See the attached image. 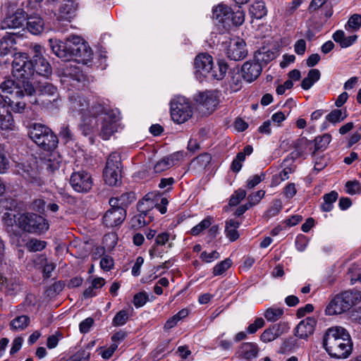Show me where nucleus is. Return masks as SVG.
<instances>
[{
    "label": "nucleus",
    "mask_w": 361,
    "mask_h": 361,
    "mask_svg": "<svg viewBox=\"0 0 361 361\" xmlns=\"http://www.w3.org/2000/svg\"><path fill=\"white\" fill-rule=\"evenodd\" d=\"M25 53H16L12 62V75L15 79H7L0 85L1 99L16 113H22L25 102L20 99L35 92L32 80L34 71L31 63L26 61Z\"/></svg>",
    "instance_id": "nucleus-2"
},
{
    "label": "nucleus",
    "mask_w": 361,
    "mask_h": 361,
    "mask_svg": "<svg viewBox=\"0 0 361 361\" xmlns=\"http://www.w3.org/2000/svg\"><path fill=\"white\" fill-rule=\"evenodd\" d=\"M126 216V212L124 208H111L104 215V224L109 228L119 226L124 221Z\"/></svg>",
    "instance_id": "nucleus-16"
},
{
    "label": "nucleus",
    "mask_w": 361,
    "mask_h": 361,
    "mask_svg": "<svg viewBox=\"0 0 361 361\" xmlns=\"http://www.w3.org/2000/svg\"><path fill=\"white\" fill-rule=\"evenodd\" d=\"M30 318L27 316L22 315L13 319L10 324L12 330L23 331L28 326Z\"/></svg>",
    "instance_id": "nucleus-35"
},
{
    "label": "nucleus",
    "mask_w": 361,
    "mask_h": 361,
    "mask_svg": "<svg viewBox=\"0 0 361 361\" xmlns=\"http://www.w3.org/2000/svg\"><path fill=\"white\" fill-rule=\"evenodd\" d=\"M361 27V16L359 14L353 15L347 22L345 28L348 31H356Z\"/></svg>",
    "instance_id": "nucleus-44"
},
{
    "label": "nucleus",
    "mask_w": 361,
    "mask_h": 361,
    "mask_svg": "<svg viewBox=\"0 0 361 361\" xmlns=\"http://www.w3.org/2000/svg\"><path fill=\"white\" fill-rule=\"evenodd\" d=\"M176 235L173 233L164 231L156 235L154 243L149 250V255L151 258L156 257H161L163 250L160 248L166 246L168 248L173 247V241L175 240Z\"/></svg>",
    "instance_id": "nucleus-12"
},
{
    "label": "nucleus",
    "mask_w": 361,
    "mask_h": 361,
    "mask_svg": "<svg viewBox=\"0 0 361 361\" xmlns=\"http://www.w3.org/2000/svg\"><path fill=\"white\" fill-rule=\"evenodd\" d=\"M345 190L348 194L355 195L361 192V186L357 181H348L345 183Z\"/></svg>",
    "instance_id": "nucleus-54"
},
{
    "label": "nucleus",
    "mask_w": 361,
    "mask_h": 361,
    "mask_svg": "<svg viewBox=\"0 0 361 361\" xmlns=\"http://www.w3.org/2000/svg\"><path fill=\"white\" fill-rule=\"evenodd\" d=\"M321 73L318 69H311L306 78H305L301 83L303 90H309L312 86L320 79Z\"/></svg>",
    "instance_id": "nucleus-32"
},
{
    "label": "nucleus",
    "mask_w": 361,
    "mask_h": 361,
    "mask_svg": "<svg viewBox=\"0 0 361 361\" xmlns=\"http://www.w3.org/2000/svg\"><path fill=\"white\" fill-rule=\"evenodd\" d=\"M30 226L32 230L29 233H42L49 228L48 223L44 218L32 213H31Z\"/></svg>",
    "instance_id": "nucleus-27"
},
{
    "label": "nucleus",
    "mask_w": 361,
    "mask_h": 361,
    "mask_svg": "<svg viewBox=\"0 0 361 361\" xmlns=\"http://www.w3.org/2000/svg\"><path fill=\"white\" fill-rule=\"evenodd\" d=\"M9 161L6 157V151L3 145H0V173H4L8 168Z\"/></svg>",
    "instance_id": "nucleus-52"
},
{
    "label": "nucleus",
    "mask_w": 361,
    "mask_h": 361,
    "mask_svg": "<svg viewBox=\"0 0 361 361\" xmlns=\"http://www.w3.org/2000/svg\"><path fill=\"white\" fill-rule=\"evenodd\" d=\"M219 257L220 254L216 250L212 251L210 252L203 251L200 255L201 260L205 263H212V262L218 259Z\"/></svg>",
    "instance_id": "nucleus-50"
},
{
    "label": "nucleus",
    "mask_w": 361,
    "mask_h": 361,
    "mask_svg": "<svg viewBox=\"0 0 361 361\" xmlns=\"http://www.w3.org/2000/svg\"><path fill=\"white\" fill-rule=\"evenodd\" d=\"M264 325V321L262 318H257L254 323L250 324L247 327V332L249 334L255 333L259 329L262 328Z\"/></svg>",
    "instance_id": "nucleus-61"
},
{
    "label": "nucleus",
    "mask_w": 361,
    "mask_h": 361,
    "mask_svg": "<svg viewBox=\"0 0 361 361\" xmlns=\"http://www.w3.org/2000/svg\"><path fill=\"white\" fill-rule=\"evenodd\" d=\"M264 174L255 175L253 176L250 177L247 181V187L249 189L255 188L264 180Z\"/></svg>",
    "instance_id": "nucleus-60"
},
{
    "label": "nucleus",
    "mask_w": 361,
    "mask_h": 361,
    "mask_svg": "<svg viewBox=\"0 0 361 361\" xmlns=\"http://www.w3.org/2000/svg\"><path fill=\"white\" fill-rule=\"evenodd\" d=\"M315 325L316 320L314 318H306L297 325L295 336L300 338H306L314 332Z\"/></svg>",
    "instance_id": "nucleus-21"
},
{
    "label": "nucleus",
    "mask_w": 361,
    "mask_h": 361,
    "mask_svg": "<svg viewBox=\"0 0 361 361\" xmlns=\"http://www.w3.org/2000/svg\"><path fill=\"white\" fill-rule=\"evenodd\" d=\"M308 242L309 240L306 236H305L304 235H298L295 242L297 250L300 252H303L306 249L308 245Z\"/></svg>",
    "instance_id": "nucleus-55"
},
{
    "label": "nucleus",
    "mask_w": 361,
    "mask_h": 361,
    "mask_svg": "<svg viewBox=\"0 0 361 361\" xmlns=\"http://www.w3.org/2000/svg\"><path fill=\"white\" fill-rule=\"evenodd\" d=\"M49 45L54 54L64 61L62 74L77 82L85 80V75L76 63L87 64L92 58V51L87 43L80 37L71 35L65 42L57 39H49Z\"/></svg>",
    "instance_id": "nucleus-3"
},
{
    "label": "nucleus",
    "mask_w": 361,
    "mask_h": 361,
    "mask_svg": "<svg viewBox=\"0 0 361 361\" xmlns=\"http://www.w3.org/2000/svg\"><path fill=\"white\" fill-rule=\"evenodd\" d=\"M27 15L25 12L18 8L14 13H9L1 23L3 29H17L24 26Z\"/></svg>",
    "instance_id": "nucleus-14"
},
{
    "label": "nucleus",
    "mask_w": 361,
    "mask_h": 361,
    "mask_svg": "<svg viewBox=\"0 0 361 361\" xmlns=\"http://www.w3.org/2000/svg\"><path fill=\"white\" fill-rule=\"evenodd\" d=\"M246 196V191L244 189L237 190L234 194L231 197L229 204L231 206H236L240 202L243 200Z\"/></svg>",
    "instance_id": "nucleus-51"
},
{
    "label": "nucleus",
    "mask_w": 361,
    "mask_h": 361,
    "mask_svg": "<svg viewBox=\"0 0 361 361\" xmlns=\"http://www.w3.org/2000/svg\"><path fill=\"white\" fill-rule=\"evenodd\" d=\"M128 317L129 315L128 312L122 310L115 315L112 320V324L114 326H123L127 322Z\"/></svg>",
    "instance_id": "nucleus-47"
},
{
    "label": "nucleus",
    "mask_w": 361,
    "mask_h": 361,
    "mask_svg": "<svg viewBox=\"0 0 361 361\" xmlns=\"http://www.w3.org/2000/svg\"><path fill=\"white\" fill-rule=\"evenodd\" d=\"M231 264L232 261L229 258H227L216 264L213 268L214 276L223 275L231 267Z\"/></svg>",
    "instance_id": "nucleus-43"
},
{
    "label": "nucleus",
    "mask_w": 361,
    "mask_h": 361,
    "mask_svg": "<svg viewBox=\"0 0 361 361\" xmlns=\"http://www.w3.org/2000/svg\"><path fill=\"white\" fill-rule=\"evenodd\" d=\"M26 20V28L31 34L38 35L43 32L44 23L39 15L27 16Z\"/></svg>",
    "instance_id": "nucleus-23"
},
{
    "label": "nucleus",
    "mask_w": 361,
    "mask_h": 361,
    "mask_svg": "<svg viewBox=\"0 0 361 361\" xmlns=\"http://www.w3.org/2000/svg\"><path fill=\"white\" fill-rule=\"evenodd\" d=\"M275 57L274 53L271 51L259 50L255 55V60L260 64H267Z\"/></svg>",
    "instance_id": "nucleus-41"
},
{
    "label": "nucleus",
    "mask_w": 361,
    "mask_h": 361,
    "mask_svg": "<svg viewBox=\"0 0 361 361\" xmlns=\"http://www.w3.org/2000/svg\"><path fill=\"white\" fill-rule=\"evenodd\" d=\"M147 300V295L145 293H139L134 295L133 298V304L134 305L138 308L145 305Z\"/></svg>",
    "instance_id": "nucleus-59"
},
{
    "label": "nucleus",
    "mask_w": 361,
    "mask_h": 361,
    "mask_svg": "<svg viewBox=\"0 0 361 361\" xmlns=\"http://www.w3.org/2000/svg\"><path fill=\"white\" fill-rule=\"evenodd\" d=\"M121 159L117 153H112L109 155L106 165L104 171V180L110 185H116L121 180Z\"/></svg>",
    "instance_id": "nucleus-9"
},
{
    "label": "nucleus",
    "mask_w": 361,
    "mask_h": 361,
    "mask_svg": "<svg viewBox=\"0 0 361 361\" xmlns=\"http://www.w3.org/2000/svg\"><path fill=\"white\" fill-rule=\"evenodd\" d=\"M118 345L116 343H112L109 347H100L97 349V352L104 360L110 359L115 351L117 350Z\"/></svg>",
    "instance_id": "nucleus-46"
},
{
    "label": "nucleus",
    "mask_w": 361,
    "mask_h": 361,
    "mask_svg": "<svg viewBox=\"0 0 361 361\" xmlns=\"http://www.w3.org/2000/svg\"><path fill=\"white\" fill-rule=\"evenodd\" d=\"M197 102L205 108L208 111L212 112L216 105L218 104L219 100L217 97V92H205L200 94L197 99Z\"/></svg>",
    "instance_id": "nucleus-22"
},
{
    "label": "nucleus",
    "mask_w": 361,
    "mask_h": 361,
    "mask_svg": "<svg viewBox=\"0 0 361 361\" xmlns=\"http://www.w3.org/2000/svg\"><path fill=\"white\" fill-rule=\"evenodd\" d=\"M225 51L227 56L233 61H240L247 54L245 42L238 37H233L225 44Z\"/></svg>",
    "instance_id": "nucleus-11"
},
{
    "label": "nucleus",
    "mask_w": 361,
    "mask_h": 361,
    "mask_svg": "<svg viewBox=\"0 0 361 361\" xmlns=\"http://www.w3.org/2000/svg\"><path fill=\"white\" fill-rule=\"evenodd\" d=\"M283 170L279 173L273 176L271 180V186H276L282 181L289 178V175L294 172L295 166L294 161L291 158L286 159L282 163Z\"/></svg>",
    "instance_id": "nucleus-19"
},
{
    "label": "nucleus",
    "mask_w": 361,
    "mask_h": 361,
    "mask_svg": "<svg viewBox=\"0 0 361 361\" xmlns=\"http://www.w3.org/2000/svg\"><path fill=\"white\" fill-rule=\"evenodd\" d=\"M347 115L345 112H343L341 109L332 110L326 116V121L334 125L343 121Z\"/></svg>",
    "instance_id": "nucleus-40"
},
{
    "label": "nucleus",
    "mask_w": 361,
    "mask_h": 361,
    "mask_svg": "<svg viewBox=\"0 0 361 361\" xmlns=\"http://www.w3.org/2000/svg\"><path fill=\"white\" fill-rule=\"evenodd\" d=\"M212 18L217 23L219 32L224 33L232 26L241 25L245 21V13L241 10L233 12L229 6L220 3L213 7Z\"/></svg>",
    "instance_id": "nucleus-6"
},
{
    "label": "nucleus",
    "mask_w": 361,
    "mask_h": 361,
    "mask_svg": "<svg viewBox=\"0 0 361 361\" xmlns=\"http://www.w3.org/2000/svg\"><path fill=\"white\" fill-rule=\"evenodd\" d=\"M227 70V63L224 61H219L217 68H214V65L212 66L211 73L208 75L207 78L222 80L225 77Z\"/></svg>",
    "instance_id": "nucleus-33"
},
{
    "label": "nucleus",
    "mask_w": 361,
    "mask_h": 361,
    "mask_svg": "<svg viewBox=\"0 0 361 361\" xmlns=\"http://www.w3.org/2000/svg\"><path fill=\"white\" fill-rule=\"evenodd\" d=\"M259 353V348L257 343L252 342L243 343L238 348L237 355L241 359L251 361L255 359Z\"/></svg>",
    "instance_id": "nucleus-20"
},
{
    "label": "nucleus",
    "mask_w": 361,
    "mask_h": 361,
    "mask_svg": "<svg viewBox=\"0 0 361 361\" xmlns=\"http://www.w3.org/2000/svg\"><path fill=\"white\" fill-rule=\"evenodd\" d=\"M188 311L187 310L183 309V310H180L177 314H176L173 317H170L166 321V322L165 323V325H164V329L168 330V329H171V328L174 327L180 319L186 317L188 316Z\"/></svg>",
    "instance_id": "nucleus-39"
},
{
    "label": "nucleus",
    "mask_w": 361,
    "mask_h": 361,
    "mask_svg": "<svg viewBox=\"0 0 361 361\" xmlns=\"http://www.w3.org/2000/svg\"><path fill=\"white\" fill-rule=\"evenodd\" d=\"M36 91L42 95L54 96L56 92V88L48 82H39L34 92Z\"/></svg>",
    "instance_id": "nucleus-38"
},
{
    "label": "nucleus",
    "mask_w": 361,
    "mask_h": 361,
    "mask_svg": "<svg viewBox=\"0 0 361 361\" xmlns=\"http://www.w3.org/2000/svg\"><path fill=\"white\" fill-rule=\"evenodd\" d=\"M361 301V292L347 290L336 295L327 304L325 314L334 316L341 314L349 310L353 305Z\"/></svg>",
    "instance_id": "nucleus-7"
},
{
    "label": "nucleus",
    "mask_w": 361,
    "mask_h": 361,
    "mask_svg": "<svg viewBox=\"0 0 361 361\" xmlns=\"http://www.w3.org/2000/svg\"><path fill=\"white\" fill-rule=\"evenodd\" d=\"M289 111H277L271 116V121L280 124L282 121L286 120Z\"/></svg>",
    "instance_id": "nucleus-63"
},
{
    "label": "nucleus",
    "mask_w": 361,
    "mask_h": 361,
    "mask_svg": "<svg viewBox=\"0 0 361 361\" xmlns=\"http://www.w3.org/2000/svg\"><path fill=\"white\" fill-rule=\"evenodd\" d=\"M230 87L233 92H237L241 87V79L238 73L233 74L229 81Z\"/></svg>",
    "instance_id": "nucleus-58"
},
{
    "label": "nucleus",
    "mask_w": 361,
    "mask_h": 361,
    "mask_svg": "<svg viewBox=\"0 0 361 361\" xmlns=\"http://www.w3.org/2000/svg\"><path fill=\"white\" fill-rule=\"evenodd\" d=\"M276 327H270L264 331L262 334L260 338L264 343L271 342L279 337L278 334L275 332Z\"/></svg>",
    "instance_id": "nucleus-48"
},
{
    "label": "nucleus",
    "mask_w": 361,
    "mask_h": 361,
    "mask_svg": "<svg viewBox=\"0 0 361 361\" xmlns=\"http://www.w3.org/2000/svg\"><path fill=\"white\" fill-rule=\"evenodd\" d=\"M314 152L313 154H315L316 151L318 150H324L328 147L329 144L331 141V135L326 133L322 135V136H318L314 139Z\"/></svg>",
    "instance_id": "nucleus-37"
},
{
    "label": "nucleus",
    "mask_w": 361,
    "mask_h": 361,
    "mask_svg": "<svg viewBox=\"0 0 361 361\" xmlns=\"http://www.w3.org/2000/svg\"><path fill=\"white\" fill-rule=\"evenodd\" d=\"M262 70V64L255 60L246 61L241 68L242 76L246 81L251 82L259 77Z\"/></svg>",
    "instance_id": "nucleus-18"
},
{
    "label": "nucleus",
    "mask_w": 361,
    "mask_h": 361,
    "mask_svg": "<svg viewBox=\"0 0 361 361\" xmlns=\"http://www.w3.org/2000/svg\"><path fill=\"white\" fill-rule=\"evenodd\" d=\"M322 345L331 357L345 359L352 353L353 341L346 329L333 326L324 331Z\"/></svg>",
    "instance_id": "nucleus-5"
},
{
    "label": "nucleus",
    "mask_w": 361,
    "mask_h": 361,
    "mask_svg": "<svg viewBox=\"0 0 361 361\" xmlns=\"http://www.w3.org/2000/svg\"><path fill=\"white\" fill-rule=\"evenodd\" d=\"M26 247L30 252L41 251L46 247V243L37 239H32L26 244Z\"/></svg>",
    "instance_id": "nucleus-49"
},
{
    "label": "nucleus",
    "mask_w": 361,
    "mask_h": 361,
    "mask_svg": "<svg viewBox=\"0 0 361 361\" xmlns=\"http://www.w3.org/2000/svg\"><path fill=\"white\" fill-rule=\"evenodd\" d=\"M239 226L240 223L233 219H230L226 222L225 234L230 241L233 242L239 238L238 231Z\"/></svg>",
    "instance_id": "nucleus-30"
},
{
    "label": "nucleus",
    "mask_w": 361,
    "mask_h": 361,
    "mask_svg": "<svg viewBox=\"0 0 361 361\" xmlns=\"http://www.w3.org/2000/svg\"><path fill=\"white\" fill-rule=\"evenodd\" d=\"M211 161V157L208 154H202L199 155L192 161L193 165H199L201 168H204Z\"/></svg>",
    "instance_id": "nucleus-53"
},
{
    "label": "nucleus",
    "mask_w": 361,
    "mask_h": 361,
    "mask_svg": "<svg viewBox=\"0 0 361 361\" xmlns=\"http://www.w3.org/2000/svg\"><path fill=\"white\" fill-rule=\"evenodd\" d=\"M61 157L55 149L46 152L40 158L39 162L35 157H31L16 164L15 173L21 176L28 183L34 186L44 184L42 169L45 167L49 172L57 170L61 163Z\"/></svg>",
    "instance_id": "nucleus-4"
},
{
    "label": "nucleus",
    "mask_w": 361,
    "mask_h": 361,
    "mask_svg": "<svg viewBox=\"0 0 361 361\" xmlns=\"http://www.w3.org/2000/svg\"><path fill=\"white\" fill-rule=\"evenodd\" d=\"M184 154L182 152H176L171 155L166 157L171 166L177 164L180 160L183 159Z\"/></svg>",
    "instance_id": "nucleus-62"
},
{
    "label": "nucleus",
    "mask_w": 361,
    "mask_h": 361,
    "mask_svg": "<svg viewBox=\"0 0 361 361\" xmlns=\"http://www.w3.org/2000/svg\"><path fill=\"white\" fill-rule=\"evenodd\" d=\"M249 12L252 17L260 19L267 15V10L264 2L257 1L251 6Z\"/></svg>",
    "instance_id": "nucleus-34"
},
{
    "label": "nucleus",
    "mask_w": 361,
    "mask_h": 361,
    "mask_svg": "<svg viewBox=\"0 0 361 361\" xmlns=\"http://www.w3.org/2000/svg\"><path fill=\"white\" fill-rule=\"evenodd\" d=\"M30 219L31 214L30 213L20 214L16 216L14 214L6 212L3 216V219L6 225L12 226L13 224H16L18 227L27 232L32 230L30 226Z\"/></svg>",
    "instance_id": "nucleus-15"
},
{
    "label": "nucleus",
    "mask_w": 361,
    "mask_h": 361,
    "mask_svg": "<svg viewBox=\"0 0 361 361\" xmlns=\"http://www.w3.org/2000/svg\"><path fill=\"white\" fill-rule=\"evenodd\" d=\"M71 109L80 116V128L85 135L98 133L105 140L123 127L117 111L110 109L106 103L93 96L74 94L70 97Z\"/></svg>",
    "instance_id": "nucleus-1"
},
{
    "label": "nucleus",
    "mask_w": 361,
    "mask_h": 361,
    "mask_svg": "<svg viewBox=\"0 0 361 361\" xmlns=\"http://www.w3.org/2000/svg\"><path fill=\"white\" fill-rule=\"evenodd\" d=\"M77 4L72 0H67L61 5L58 18L60 20H70L75 15Z\"/></svg>",
    "instance_id": "nucleus-25"
},
{
    "label": "nucleus",
    "mask_w": 361,
    "mask_h": 361,
    "mask_svg": "<svg viewBox=\"0 0 361 361\" xmlns=\"http://www.w3.org/2000/svg\"><path fill=\"white\" fill-rule=\"evenodd\" d=\"M213 65L214 62L212 56L205 53L197 55L194 63L196 73L204 78L208 77Z\"/></svg>",
    "instance_id": "nucleus-17"
},
{
    "label": "nucleus",
    "mask_w": 361,
    "mask_h": 361,
    "mask_svg": "<svg viewBox=\"0 0 361 361\" xmlns=\"http://www.w3.org/2000/svg\"><path fill=\"white\" fill-rule=\"evenodd\" d=\"M114 266L113 259L109 256H104L100 260V267L104 271H109Z\"/></svg>",
    "instance_id": "nucleus-64"
},
{
    "label": "nucleus",
    "mask_w": 361,
    "mask_h": 361,
    "mask_svg": "<svg viewBox=\"0 0 361 361\" xmlns=\"http://www.w3.org/2000/svg\"><path fill=\"white\" fill-rule=\"evenodd\" d=\"M33 51V61H28L27 57L26 61L32 63L34 73L39 75L48 77L51 73V68L49 62L43 57L44 48L39 44L34 45Z\"/></svg>",
    "instance_id": "nucleus-10"
},
{
    "label": "nucleus",
    "mask_w": 361,
    "mask_h": 361,
    "mask_svg": "<svg viewBox=\"0 0 361 361\" xmlns=\"http://www.w3.org/2000/svg\"><path fill=\"white\" fill-rule=\"evenodd\" d=\"M42 140L43 142L36 144L42 147L46 152L55 149L57 147L58 138L50 129L49 132L46 133L45 136L42 138Z\"/></svg>",
    "instance_id": "nucleus-29"
},
{
    "label": "nucleus",
    "mask_w": 361,
    "mask_h": 361,
    "mask_svg": "<svg viewBox=\"0 0 361 361\" xmlns=\"http://www.w3.org/2000/svg\"><path fill=\"white\" fill-rule=\"evenodd\" d=\"M170 114L174 123H184L192 117V104L183 96H175L170 102Z\"/></svg>",
    "instance_id": "nucleus-8"
},
{
    "label": "nucleus",
    "mask_w": 361,
    "mask_h": 361,
    "mask_svg": "<svg viewBox=\"0 0 361 361\" xmlns=\"http://www.w3.org/2000/svg\"><path fill=\"white\" fill-rule=\"evenodd\" d=\"M338 195L336 191H331L324 195V203L322 209L324 212H330L333 209V204L338 199Z\"/></svg>",
    "instance_id": "nucleus-36"
},
{
    "label": "nucleus",
    "mask_w": 361,
    "mask_h": 361,
    "mask_svg": "<svg viewBox=\"0 0 361 361\" xmlns=\"http://www.w3.org/2000/svg\"><path fill=\"white\" fill-rule=\"evenodd\" d=\"M135 199L134 194H123L119 198L113 197L109 200V204L111 208L123 207L124 208Z\"/></svg>",
    "instance_id": "nucleus-31"
},
{
    "label": "nucleus",
    "mask_w": 361,
    "mask_h": 361,
    "mask_svg": "<svg viewBox=\"0 0 361 361\" xmlns=\"http://www.w3.org/2000/svg\"><path fill=\"white\" fill-rule=\"evenodd\" d=\"M171 166L166 157L159 160L154 166V170L156 173H161Z\"/></svg>",
    "instance_id": "nucleus-56"
},
{
    "label": "nucleus",
    "mask_w": 361,
    "mask_h": 361,
    "mask_svg": "<svg viewBox=\"0 0 361 361\" xmlns=\"http://www.w3.org/2000/svg\"><path fill=\"white\" fill-rule=\"evenodd\" d=\"M49 132V128L40 123H34L30 126L29 135L35 143H42V138Z\"/></svg>",
    "instance_id": "nucleus-28"
},
{
    "label": "nucleus",
    "mask_w": 361,
    "mask_h": 361,
    "mask_svg": "<svg viewBox=\"0 0 361 361\" xmlns=\"http://www.w3.org/2000/svg\"><path fill=\"white\" fill-rule=\"evenodd\" d=\"M265 192L262 190L252 193L248 196L249 207L257 204L264 197Z\"/></svg>",
    "instance_id": "nucleus-57"
},
{
    "label": "nucleus",
    "mask_w": 361,
    "mask_h": 361,
    "mask_svg": "<svg viewBox=\"0 0 361 361\" xmlns=\"http://www.w3.org/2000/svg\"><path fill=\"white\" fill-rule=\"evenodd\" d=\"M212 218L210 216L207 217L200 222L197 225L192 227L190 230V233L192 235H197L201 233L204 230L209 228L212 225Z\"/></svg>",
    "instance_id": "nucleus-45"
},
{
    "label": "nucleus",
    "mask_w": 361,
    "mask_h": 361,
    "mask_svg": "<svg viewBox=\"0 0 361 361\" xmlns=\"http://www.w3.org/2000/svg\"><path fill=\"white\" fill-rule=\"evenodd\" d=\"M14 121L11 112L0 99V128L1 130H11Z\"/></svg>",
    "instance_id": "nucleus-26"
},
{
    "label": "nucleus",
    "mask_w": 361,
    "mask_h": 361,
    "mask_svg": "<svg viewBox=\"0 0 361 361\" xmlns=\"http://www.w3.org/2000/svg\"><path fill=\"white\" fill-rule=\"evenodd\" d=\"M283 314V310L281 308L269 307L264 312V317L269 322H274L279 319Z\"/></svg>",
    "instance_id": "nucleus-42"
},
{
    "label": "nucleus",
    "mask_w": 361,
    "mask_h": 361,
    "mask_svg": "<svg viewBox=\"0 0 361 361\" xmlns=\"http://www.w3.org/2000/svg\"><path fill=\"white\" fill-rule=\"evenodd\" d=\"M19 32L7 33L0 40V52L1 54H7L12 49H15L17 44L16 39L22 37Z\"/></svg>",
    "instance_id": "nucleus-24"
},
{
    "label": "nucleus",
    "mask_w": 361,
    "mask_h": 361,
    "mask_svg": "<svg viewBox=\"0 0 361 361\" xmlns=\"http://www.w3.org/2000/svg\"><path fill=\"white\" fill-rule=\"evenodd\" d=\"M70 183L76 192H86L91 189L92 180L88 173L79 171L73 173L70 178Z\"/></svg>",
    "instance_id": "nucleus-13"
}]
</instances>
